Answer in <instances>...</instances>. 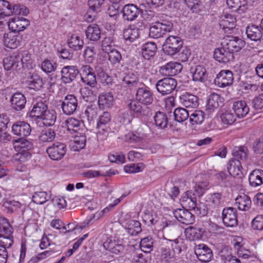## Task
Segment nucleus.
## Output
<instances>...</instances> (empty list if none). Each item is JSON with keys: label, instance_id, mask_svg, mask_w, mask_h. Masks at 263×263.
Wrapping results in <instances>:
<instances>
[{"label": "nucleus", "instance_id": "1", "mask_svg": "<svg viewBox=\"0 0 263 263\" xmlns=\"http://www.w3.org/2000/svg\"><path fill=\"white\" fill-rule=\"evenodd\" d=\"M183 44V41L180 37L171 35L166 39L163 45V50L165 54L174 55L180 51Z\"/></svg>", "mask_w": 263, "mask_h": 263}, {"label": "nucleus", "instance_id": "2", "mask_svg": "<svg viewBox=\"0 0 263 263\" xmlns=\"http://www.w3.org/2000/svg\"><path fill=\"white\" fill-rule=\"evenodd\" d=\"M173 29V24L170 21L157 22L152 25L149 31V35L155 39L162 37L166 32H171Z\"/></svg>", "mask_w": 263, "mask_h": 263}, {"label": "nucleus", "instance_id": "3", "mask_svg": "<svg viewBox=\"0 0 263 263\" xmlns=\"http://www.w3.org/2000/svg\"><path fill=\"white\" fill-rule=\"evenodd\" d=\"M67 151L65 143L57 142L53 143L46 149L48 156L53 160H61L66 155Z\"/></svg>", "mask_w": 263, "mask_h": 263}, {"label": "nucleus", "instance_id": "4", "mask_svg": "<svg viewBox=\"0 0 263 263\" xmlns=\"http://www.w3.org/2000/svg\"><path fill=\"white\" fill-rule=\"evenodd\" d=\"M177 82L175 79L165 78L159 80L156 84L157 90L162 96L171 94L176 88Z\"/></svg>", "mask_w": 263, "mask_h": 263}, {"label": "nucleus", "instance_id": "5", "mask_svg": "<svg viewBox=\"0 0 263 263\" xmlns=\"http://www.w3.org/2000/svg\"><path fill=\"white\" fill-rule=\"evenodd\" d=\"M81 79L82 82L91 87L97 85V78L94 69L88 65H83L81 69Z\"/></svg>", "mask_w": 263, "mask_h": 263}, {"label": "nucleus", "instance_id": "6", "mask_svg": "<svg viewBox=\"0 0 263 263\" xmlns=\"http://www.w3.org/2000/svg\"><path fill=\"white\" fill-rule=\"evenodd\" d=\"M136 99L139 103L147 106L153 102V93L149 87L143 85L137 89Z\"/></svg>", "mask_w": 263, "mask_h": 263}, {"label": "nucleus", "instance_id": "7", "mask_svg": "<svg viewBox=\"0 0 263 263\" xmlns=\"http://www.w3.org/2000/svg\"><path fill=\"white\" fill-rule=\"evenodd\" d=\"M233 53L239 51L245 46V42L237 36H228L224 37L221 43Z\"/></svg>", "mask_w": 263, "mask_h": 263}, {"label": "nucleus", "instance_id": "8", "mask_svg": "<svg viewBox=\"0 0 263 263\" xmlns=\"http://www.w3.org/2000/svg\"><path fill=\"white\" fill-rule=\"evenodd\" d=\"M222 219L223 224L227 227H234L237 226V211L235 208L229 207L222 211Z\"/></svg>", "mask_w": 263, "mask_h": 263}, {"label": "nucleus", "instance_id": "9", "mask_svg": "<svg viewBox=\"0 0 263 263\" xmlns=\"http://www.w3.org/2000/svg\"><path fill=\"white\" fill-rule=\"evenodd\" d=\"M78 104L77 98L74 95H67L61 104L63 112L67 115L73 114L78 107Z\"/></svg>", "mask_w": 263, "mask_h": 263}, {"label": "nucleus", "instance_id": "10", "mask_svg": "<svg viewBox=\"0 0 263 263\" xmlns=\"http://www.w3.org/2000/svg\"><path fill=\"white\" fill-rule=\"evenodd\" d=\"M233 80V74L231 71L222 70L217 74L214 83L218 86L223 88L231 85Z\"/></svg>", "mask_w": 263, "mask_h": 263}, {"label": "nucleus", "instance_id": "11", "mask_svg": "<svg viewBox=\"0 0 263 263\" xmlns=\"http://www.w3.org/2000/svg\"><path fill=\"white\" fill-rule=\"evenodd\" d=\"M194 252L199 260L203 262L210 261L213 257L212 250L203 243L196 245L194 247Z\"/></svg>", "mask_w": 263, "mask_h": 263}, {"label": "nucleus", "instance_id": "12", "mask_svg": "<svg viewBox=\"0 0 263 263\" xmlns=\"http://www.w3.org/2000/svg\"><path fill=\"white\" fill-rule=\"evenodd\" d=\"M103 246L105 249L116 254L122 253L124 250L122 240L112 237L107 238Z\"/></svg>", "mask_w": 263, "mask_h": 263}, {"label": "nucleus", "instance_id": "13", "mask_svg": "<svg viewBox=\"0 0 263 263\" xmlns=\"http://www.w3.org/2000/svg\"><path fill=\"white\" fill-rule=\"evenodd\" d=\"M30 25L28 20L23 17H15L8 22L9 29L14 32H19L25 30Z\"/></svg>", "mask_w": 263, "mask_h": 263}, {"label": "nucleus", "instance_id": "14", "mask_svg": "<svg viewBox=\"0 0 263 263\" xmlns=\"http://www.w3.org/2000/svg\"><path fill=\"white\" fill-rule=\"evenodd\" d=\"M174 217L181 223L184 224H191L195 221V216L189 210L178 209L173 211Z\"/></svg>", "mask_w": 263, "mask_h": 263}, {"label": "nucleus", "instance_id": "15", "mask_svg": "<svg viewBox=\"0 0 263 263\" xmlns=\"http://www.w3.org/2000/svg\"><path fill=\"white\" fill-rule=\"evenodd\" d=\"M222 47L217 48L215 50L214 53V59L221 63H228L233 61L234 59V54L229 49H226L224 45H222Z\"/></svg>", "mask_w": 263, "mask_h": 263}, {"label": "nucleus", "instance_id": "16", "mask_svg": "<svg viewBox=\"0 0 263 263\" xmlns=\"http://www.w3.org/2000/svg\"><path fill=\"white\" fill-rule=\"evenodd\" d=\"M182 65L178 62H170L161 66L160 72L165 76H174L181 72Z\"/></svg>", "mask_w": 263, "mask_h": 263}, {"label": "nucleus", "instance_id": "17", "mask_svg": "<svg viewBox=\"0 0 263 263\" xmlns=\"http://www.w3.org/2000/svg\"><path fill=\"white\" fill-rule=\"evenodd\" d=\"M12 132L16 136L21 138L28 136L31 132L30 125L24 121H17L12 126Z\"/></svg>", "mask_w": 263, "mask_h": 263}, {"label": "nucleus", "instance_id": "18", "mask_svg": "<svg viewBox=\"0 0 263 263\" xmlns=\"http://www.w3.org/2000/svg\"><path fill=\"white\" fill-rule=\"evenodd\" d=\"M121 12L124 20L132 21L138 17L140 14V9L134 4H127L123 7Z\"/></svg>", "mask_w": 263, "mask_h": 263}, {"label": "nucleus", "instance_id": "19", "mask_svg": "<svg viewBox=\"0 0 263 263\" xmlns=\"http://www.w3.org/2000/svg\"><path fill=\"white\" fill-rule=\"evenodd\" d=\"M79 73L76 66H64L61 70L62 80L65 83H69L76 78Z\"/></svg>", "mask_w": 263, "mask_h": 263}, {"label": "nucleus", "instance_id": "20", "mask_svg": "<svg viewBox=\"0 0 263 263\" xmlns=\"http://www.w3.org/2000/svg\"><path fill=\"white\" fill-rule=\"evenodd\" d=\"M193 80L197 82H204L208 78V73L203 66L196 65L190 68Z\"/></svg>", "mask_w": 263, "mask_h": 263}, {"label": "nucleus", "instance_id": "21", "mask_svg": "<svg viewBox=\"0 0 263 263\" xmlns=\"http://www.w3.org/2000/svg\"><path fill=\"white\" fill-rule=\"evenodd\" d=\"M180 103L187 108H196L199 105L198 98L194 95L185 92L180 96Z\"/></svg>", "mask_w": 263, "mask_h": 263}, {"label": "nucleus", "instance_id": "22", "mask_svg": "<svg viewBox=\"0 0 263 263\" xmlns=\"http://www.w3.org/2000/svg\"><path fill=\"white\" fill-rule=\"evenodd\" d=\"M223 104V98L216 93L211 94L206 105V108L210 112L214 111Z\"/></svg>", "mask_w": 263, "mask_h": 263}, {"label": "nucleus", "instance_id": "23", "mask_svg": "<svg viewBox=\"0 0 263 263\" xmlns=\"http://www.w3.org/2000/svg\"><path fill=\"white\" fill-rule=\"evenodd\" d=\"M204 230L197 226H190L184 230V234L187 238L190 240H195L201 239Z\"/></svg>", "mask_w": 263, "mask_h": 263}, {"label": "nucleus", "instance_id": "24", "mask_svg": "<svg viewBox=\"0 0 263 263\" xmlns=\"http://www.w3.org/2000/svg\"><path fill=\"white\" fill-rule=\"evenodd\" d=\"M139 103L135 100H129L127 102V106L131 110L139 114L141 116H149L151 114L150 108L146 106H142Z\"/></svg>", "mask_w": 263, "mask_h": 263}, {"label": "nucleus", "instance_id": "25", "mask_svg": "<svg viewBox=\"0 0 263 263\" xmlns=\"http://www.w3.org/2000/svg\"><path fill=\"white\" fill-rule=\"evenodd\" d=\"M11 106L16 111L22 110L25 106L26 98L21 92L14 93L10 99Z\"/></svg>", "mask_w": 263, "mask_h": 263}, {"label": "nucleus", "instance_id": "26", "mask_svg": "<svg viewBox=\"0 0 263 263\" xmlns=\"http://www.w3.org/2000/svg\"><path fill=\"white\" fill-rule=\"evenodd\" d=\"M249 182L250 186L256 187L263 184V170L255 169L249 175Z\"/></svg>", "mask_w": 263, "mask_h": 263}, {"label": "nucleus", "instance_id": "27", "mask_svg": "<svg viewBox=\"0 0 263 263\" xmlns=\"http://www.w3.org/2000/svg\"><path fill=\"white\" fill-rule=\"evenodd\" d=\"M21 63H19L17 59V52H15L6 57L3 60L4 68L7 70L10 69H21Z\"/></svg>", "mask_w": 263, "mask_h": 263}, {"label": "nucleus", "instance_id": "28", "mask_svg": "<svg viewBox=\"0 0 263 263\" xmlns=\"http://www.w3.org/2000/svg\"><path fill=\"white\" fill-rule=\"evenodd\" d=\"M236 18L230 14L222 16L219 21L220 27L225 31L228 32L235 27Z\"/></svg>", "mask_w": 263, "mask_h": 263}, {"label": "nucleus", "instance_id": "29", "mask_svg": "<svg viewBox=\"0 0 263 263\" xmlns=\"http://www.w3.org/2000/svg\"><path fill=\"white\" fill-rule=\"evenodd\" d=\"M232 108L238 118H243L249 111V107L247 103L242 100L234 102Z\"/></svg>", "mask_w": 263, "mask_h": 263}, {"label": "nucleus", "instance_id": "30", "mask_svg": "<svg viewBox=\"0 0 263 263\" xmlns=\"http://www.w3.org/2000/svg\"><path fill=\"white\" fill-rule=\"evenodd\" d=\"M114 99L111 92H103L98 97V105L101 109L109 108L113 105Z\"/></svg>", "mask_w": 263, "mask_h": 263}, {"label": "nucleus", "instance_id": "31", "mask_svg": "<svg viewBox=\"0 0 263 263\" xmlns=\"http://www.w3.org/2000/svg\"><path fill=\"white\" fill-rule=\"evenodd\" d=\"M111 117L108 112L105 111L100 115L97 121V128L99 133L106 132L108 129L107 125L110 122Z\"/></svg>", "mask_w": 263, "mask_h": 263}, {"label": "nucleus", "instance_id": "32", "mask_svg": "<svg viewBox=\"0 0 263 263\" xmlns=\"http://www.w3.org/2000/svg\"><path fill=\"white\" fill-rule=\"evenodd\" d=\"M235 204L241 211L248 210L251 205L250 198L245 194H240L235 199Z\"/></svg>", "mask_w": 263, "mask_h": 263}, {"label": "nucleus", "instance_id": "33", "mask_svg": "<svg viewBox=\"0 0 263 263\" xmlns=\"http://www.w3.org/2000/svg\"><path fill=\"white\" fill-rule=\"evenodd\" d=\"M157 47L154 42H147L142 47V54L145 60H149L153 57L157 51Z\"/></svg>", "mask_w": 263, "mask_h": 263}, {"label": "nucleus", "instance_id": "34", "mask_svg": "<svg viewBox=\"0 0 263 263\" xmlns=\"http://www.w3.org/2000/svg\"><path fill=\"white\" fill-rule=\"evenodd\" d=\"M17 7L15 5L10 3L9 2L5 0H0V12L2 15L5 17L9 16L17 12Z\"/></svg>", "mask_w": 263, "mask_h": 263}, {"label": "nucleus", "instance_id": "35", "mask_svg": "<svg viewBox=\"0 0 263 263\" xmlns=\"http://www.w3.org/2000/svg\"><path fill=\"white\" fill-rule=\"evenodd\" d=\"M86 38L90 41H97L100 38L101 30L97 24L89 25L85 30Z\"/></svg>", "mask_w": 263, "mask_h": 263}, {"label": "nucleus", "instance_id": "36", "mask_svg": "<svg viewBox=\"0 0 263 263\" xmlns=\"http://www.w3.org/2000/svg\"><path fill=\"white\" fill-rule=\"evenodd\" d=\"M241 163L239 160H230L227 169L230 175L233 177L239 176L242 174Z\"/></svg>", "mask_w": 263, "mask_h": 263}, {"label": "nucleus", "instance_id": "37", "mask_svg": "<svg viewBox=\"0 0 263 263\" xmlns=\"http://www.w3.org/2000/svg\"><path fill=\"white\" fill-rule=\"evenodd\" d=\"M26 83L29 88L34 90H39L43 85L42 79L36 73L29 76Z\"/></svg>", "mask_w": 263, "mask_h": 263}, {"label": "nucleus", "instance_id": "38", "mask_svg": "<svg viewBox=\"0 0 263 263\" xmlns=\"http://www.w3.org/2000/svg\"><path fill=\"white\" fill-rule=\"evenodd\" d=\"M246 32L247 37L251 40L254 41L259 40L262 36L260 28L254 25L248 26L246 28Z\"/></svg>", "mask_w": 263, "mask_h": 263}, {"label": "nucleus", "instance_id": "39", "mask_svg": "<svg viewBox=\"0 0 263 263\" xmlns=\"http://www.w3.org/2000/svg\"><path fill=\"white\" fill-rule=\"evenodd\" d=\"M169 241L172 242V249L175 254L179 255L182 251L186 250L185 240L183 238L179 237L175 239H170Z\"/></svg>", "mask_w": 263, "mask_h": 263}, {"label": "nucleus", "instance_id": "40", "mask_svg": "<svg viewBox=\"0 0 263 263\" xmlns=\"http://www.w3.org/2000/svg\"><path fill=\"white\" fill-rule=\"evenodd\" d=\"M48 108V106L45 103L42 101L38 102L34 105L30 112V116L41 119Z\"/></svg>", "mask_w": 263, "mask_h": 263}, {"label": "nucleus", "instance_id": "41", "mask_svg": "<svg viewBox=\"0 0 263 263\" xmlns=\"http://www.w3.org/2000/svg\"><path fill=\"white\" fill-rule=\"evenodd\" d=\"M17 59L21 63V68H29L32 67V60L31 54L27 51L17 52Z\"/></svg>", "mask_w": 263, "mask_h": 263}, {"label": "nucleus", "instance_id": "42", "mask_svg": "<svg viewBox=\"0 0 263 263\" xmlns=\"http://www.w3.org/2000/svg\"><path fill=\"white\" fill-rule=\"evenodd\" d=\"M227 4L230 8L236 9L235 11L240 13L247 9V0H227Z\"/></svg>", "mask_w": 263, "mask_h": 263}, {"label": "nucleus", "instance_id": "43", "mask_svg": "<svg viewBox=\"0 0 263 263\" xmlns=\"http://www.w3.org/2000/svg\"><path fill=\"white\" fill-rule=\"evenodd\" d=\"M44 125L50 126L54 124L57 120V112L54 110L48 109L41 118Z\"/></svg>", "mask_w": 263, "mask_h": 263}, {"label": "nucleus", "instance_id": "44", "mask_svg": "<svg viewBox=\"0 0 263 263\" xmlns=\"http://www.w3.org/2000/svg\"><path fill=\"white\" fill-rule=\"evenodd\" d=\"M22 37L19 35H12L7 34L4 36V44L8 48L14 49L17 48L21 44Z\"/></svg>", "mask_w": 263, "mask_h": 263}, {"label": "nucleus", "instance_id": "45", "mask_svg": "<svg viewBox=\"0 0 263 263\" xmlns=\"http://www.w3.org/2000/svg\"><path fill=\"white\" fill-rule=\"evenodd\" d=\"M155 124L159 129H163L167 127L168 118L167 115L161 111L156 113L154 117Z\"/></svg>", "mask_w": 263, "mask_h": 263}, {"label": "nucleus", "instance_id": "46", "mask_svg": "<svg viewBox=\"0 0 263 263\" xmlns=\"http://www.w3.org/2000/svg\"><path fill=\"white\" fill-rule=\"evenodd\" d=\"M13 233V228L8 220L3 217H0V239L4 236H10Z\"/></svg>", "mask_w": 263, "mask_h": 263}, {"label": "nucleus", "instance_id": "47", "mask_svg": "<svg viewBox=\"0 0 263 263\" xmlns=\"http://www.w3.org/2000/svg\"><path fill=\"white\" fill-rule=\"evenodd\" d=\"M55 138V131L51 128L43 130L39 136V140L42 143L52 142Z\"/></svg>", "mask_w": 263, "mask_h": 263}, {"label": "nucleus", "instance_id": "48", "mask_svg": "<svg viewBox=\"0 0 263 263\" xmlns=\"http://www.w3.org/2000/svg\"><path fill=\"white\" fill-rule=\"evenodd\" d=\"M22 204L14 200L5 201L3 204V210L7 213H12L21 208Z\"/></svg>", "mask_w": 263, "mask_h": 263}, {"label": "nucleus", "instance_id": "49", "mask_svg": "<svg viewBox=\"0 0 263 263\" xmlns=\"http://www.w3.org/2000/svg\"><path fill=\"white\" fill-rule=\"evenodd\" d=\"M248 148L246 146L235 147L232 151L233 158L232 159L245 161L248 157Z\"/></svg>", "mask_w": 263, "mask_h": 263}, {"label": "nucleus", "instance_id": "50", "mask_svg": "<svg viewBox=\"0 0 263 263\" xmlns=\"http://www.w3.org/2000/svg\"><path fill=\"white\" fill-rule=\"evenodd\" d=\"M68 44L70 48L75 51L80 50L84 46V42L79 35L73 34L68 40Z\"/></svg>", "mask_w": 263, "mask_h": 263}, {"label": "nucleus", "instance_id": "51", "mask_svg": "<svg viewBox=\"0 0 263 263\" xmlns=\"http://www.w3.org/2000/svg\"><path fill=\"white\" fill-rule=\"evenodd\" d=\"M126 227L128 233L132 236L138 235L142 231L141 223L137 220H129L127 222Z\"/></svg>", "mask_w": 263, "mask_h": 263}, {"label": "nucleus", "instance_id": "52", "mask_svg": "<svg viewBox=\"0 0 263 263\" xmlns=\"http://www.w3.org/2000/svg\"><path fill=\"white\" fill-rule=\"evenodd\" d=\"M126 258L130 260L133 263H146L147 260L144 258L141 253H138L134 249H132L127 253Z\"/></svg>", "mask_w": 263, "mask_h": 263}, {"label": "nucleus", "instance_id": "53", "mask_svg": "<svg viewBox=\"0 0 263 263\" xmlns=\"http://www.w3.org/2000/svg\"><path fill=\"white\" fill-rule=\"evenodd\" d=\"M221 198V193H214L208 195L205 197V200L210 206L215 208L220 204Z\"/></svg>", "mask_w": 263, "mask_h": 263}, {"label": "nucleus", "instance_id": "54", "mask_svg": "<svg viewBox=\"0 0 263 263\" xmlns=\"http://www.w3.org/2000/svg\"><path fill=\"white\" fill-rule=\"evenodd\" d=\"M65 124L67 130L70 133L73 134L77 133L80 129V121L74 118H68L65 121Z\"/></svg>", "mask_w": 263, "mask_h": 263}, {"label": "nucleus", "instance_id": "55", "mask_svg": "<svg viewBox=\"0 0 263 263\" xmlns=\"http://www.w3.org/2000/svg\"><path fill=\"white\" fill-rule=\"evenodd\" d=\"M220 118L223 124L229 125L236 121V116L231 110H221Z\"/></svg>", "mask_w": 263, "mask_h": 263}, {"label": "nucleus", "instance_id": "56", "mask_svg": "<svg viewBox=\"0 0 263 263\" xmlns=\"http://www.w3.org/2000/svg\"><path fill=\"white\" fill-rule=\"evenodd\" d=\"M139 28L137 27H129L124 30L123 37L126 41L133 42L139 37Z\"/></svg>", "mask_w": 263, "mask_h": 263}, {"label": "nucleus", "instance_id": "57", "mask_svg": "<svg viewBox=\"0 0 263 263\" xmlns=\"http://www.w3.org/2000/svg\"><path fill=\"white\" fill-rule=\"evenodd\" d=\"M174 116L175 121L178 122H183L190 117L188 111L182 107L176 108L174 111Z\"/></svg>", "mask_w": 263, "mask_h": 263}, {"label": "nucleus", "instance_id": "58", "mask_svg": "<svg viewBox=\"0 0 263 263\" xmlns=\"http://www.w3.org/2000/svg\"><path fill=\"white\" fill-rule=\"evenodd\" d=\"M58 67L56 62L48 59L44 60L41 63V68L46 73H52L55 71Z\"/></svg>", "mask_w": 263, "mask_h": 263}, {"label": "nucleus", "instance_id": "59", "mask_svg": "<svg viewBox=\"0 0 263 263\" xmlns=\"http://www.w3.org/2000/svg\"><path fill=\"white\" fill-rule=\"evenodd\" d=\"M145 137L143 133L140 132H129L125 135L124 140L127 142H139L144 139Z\"/></svg>", "mask_w": 263, "mask_h": 263}, {"label": "nucleus", "instance_id": "60", "mask_svg": "<svg viewBox=\"0 0 263 263\" xmlns=\"http://www.w3.org/2000/svg\"><path fill=\"white\" fill-rule=\"evenodd\" d=\"M108 53V60L113 65H118L122 60V56L119 51L115 49H109Z\"/></svg>", "mask_w": 263, "mask_h": 263}, {"label": "nucleus", "instance_id": "61", "mask_svg": "<svg viewBox=\"0 0 263 263\" xmlns=\"http://www.w3.org/2000/svg\"><path fill=\"white\" fill-rule=\"evenodd\" d=\"M154 241L151 237L148 236L143 238L140 243V247L142 251L145 253L151 252L153 249Z\"/></svg>", "mask_w": 263, "mask_h": 263}, {"label": "nucleus", "instance_id": "62", "mask_svg": "<svg viewBox=\"0 0 263 263\" xmlns=\"http://www.w3.org/2000/svg\"><path fill=\"white\" fill-rule=\"evenodd\" d=\"M204 119V112L201 110H195L190 116V122L192 125L201 124Z\"/></svg>", "mask_w": 263, "mask_h": 263}, {"label": "nucleus", "instance_id": "63", "mask_svg": "<svg viewBox=\"0 0 263 263\" xmlns=\"http://www.w3.org/2000/svg\"><path fill=\"white\" fill-rule=\"evenodd\" d=\"M31 156V154L28 151L22 149L13 155V160L15 162H24L30 159Z\"/></svg>", "mask_w": 263, "mask_h": 263}, {"label": "nucleus", "instance_id": "64", "mask_svg": "<svg viewBox=\"0 0 263 263\" xmlns=\"http://www.w3.org/2000/svg\"><path fill=\"white\" fill-rule=\"evenodd\" d=\"M47 193L44 191L35 192L32 196V201L39 204H42L47 200Z\"/></svg>", "mask_w": 263, "mask_h": 263}]
</instances>
